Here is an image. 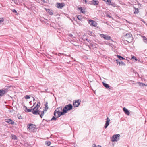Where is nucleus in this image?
Masks as SVG:
<instances>
[{"mask_svg": "<svg viewBox=\"0 0 147 147\" xmlns=\"http://www.w3.org/2000/svg\"><path fill=\"white\" fill-rule=\"evenodd\" d=\"M125 38L127 39L126 41L128 43H131L132 41V36L130 33H127L124 36Z\"/></svg>", "mask_w": 147, "mask_h": 147, "instance_id": "f257e3e1", "label": "nucleus"}, {"mask_svg": "<svg viewBox=\"0 0 147 147\" xmlns=\"http://www.w3.org/2000/svg\"><path fill=\"white\" fill-rule=\"evenodd\" d=\"M66 113L63 109V111H57V110H55L54 112V115L55 117L57 118H58L60 117L62 115H64Z\"/></svg>", "mask_w": 147, "mask_h": 147, "instance_id": "f03ea898", "label": "nucleus"}, {"mask_svg": "<svg viewBox=\"0 0 147 147\" xmlns=\"http://www.w3.org/2000/svg\"><path fill=\"white\" fill-rule=\"evenodd\" d=\"M39 108L35 106L34 108L32 109V112L33 114L38 115H40V113L41 112L40 111L38 110V109Z\"/></svg>", "mask_w": 147, "mask_h": 147, "instance_id": "7ed1b4c3", "label": "nucleus"}, {"mask_svg": "<svg viewBox=\"0 0 147 147\" xmlns=\"http://www.w3.org/2000/svg\"><path fill=\"white\" fill-rule=\"evenodd\" d=\"M73 106L71 104H69L66 105L63 108V109L65 111V112L66 113L67 111L70 110L72 109Z\"/></svg>", "mask_w": 147, "mask_h": 147, "instance_id": "20e7f679", "label": "nucleus"}, {"mask_svg": "<svg viewBox=\"0 0 147 147\" xmlns=\"http://www.w3.org/2000/svg\"><path fill=\"white\" fill-rule=\"evenodd\" d=\"M27 127L30 131L34 132L36 128V126L32 124L28 125Z\"/></svg>", "mask_w": 147, "mask_h": 147, "instance_id": "39448f33", "label": "nucleus"}, {"mask_svg": "<svg viewBox=\"0 0 147 147\" xmlns=\"http://www.w3.org/2000/svg\"><path fill=\"white\" fill-rule=\"evenodd\" d=\"M120 136V135L119 134L113 135L112 137V141L113 142L117 141L119 139V138L118 137H119Z\"/></svg>", "mask_w": 147, "mask_h": 147, "instance_id": "423d86ee", "label": "nucleus"}, {"mask_svg": "<svg viewBox=\"0 0 147 147\" xmlns=\"http://www.w3.org/2000/svg\"><path fill=\"white\" fill-rule=\"evenodd\" d=\"M88 23L91 26L96 27L97 25V23L95 21L92 20H89L88 21Z\"/></svg>", "mask_w": 147, "mask_h": 147, "instance_id": "0eeeda50", "label": "nucleus"}, {"mask_svg": "<svg viewBox=\"0 0 147 147\" xmlns=\"http://www.w3.org/2000/svg\"><path fill=\"white\" fill-rule=\"evenodd\" d=\"M100 36L101 38H104L106 40H109L111 39V37L110 36L108 35H105L104 34H101L100 35Z\"/></svg>", "mask_w": 147, "mask_h": 147, "instance_id": "6e6552de", "label": "nucleus"}, {"mask_svg": "<svg viewBox=\"0 0 147 147\" xmlns=\"http://www.w3.org/2000/svg\"><path fill=\"white\" fill-rule=\"evenodd\" d=\"M81 101L80 100H75L73 102V105L74 107H77L80 104Z\"/></svg>", "mask_w": 147, "mask_h": 147, "instance_id": "1a4fd4ad", "label": "nucleus"}, {"mask_svg": "<svg viewBox=\"0 0 147 147\" xmlns=\"http://www.w3.org/2000/svg\"><path fill=\"white\" fill-rule=\"evenodd\" d=\"M57 7L61 9L64 6V3H57Z\"/></svg>", "mask_w": 147, "mask_h": 147, "instance_id": "9d476101", "label": "nucleus"}, {"mask_svg": "<svg viewBox=\"0 0 147 147\" xmlns=\"http://www.w3.org/2000/svg\"><path fill=\"white\" fill-rule=\"evenodd\" d=\"M110 121V119L108 118V117H107V118L106 119V123L104 127V128H106L109 125V124Z\"/></svg>", "mask_w": 147, "mask_h": 147, "instance_id": "9b49d317", "label": "nucleus"}, {"mask_svg": "<svg viewBox=\"0 0 147 147\" xmlns=\"http://www.w3.org/2000/svg\"><path fill=\"white\" fill-rule=\"evenodd\" d=\"M5 121L8 123L9 124H11V125H13L15 123V122L13 121L10 119H6Z\"/></svg>", "mask_w": 147, "mask_h": 147, "instance_id": "f8f14e48", "label": "nucleus"}, {"mask_svg": "<svg viewBox=\"0 0 147 147\" xmlns=\"http://www.w3.org/2000/svg\"><path fill=\"white\" fill-rule=\"evenodd\" d=\"M123 110L124 112L127 115H129L130 114V112L128 110V109L125 108V107H124L123 108Z\"/></svg>", "mask_w": 147, "mask_h": 147, "instance_id": "ddd939ff", "label": "nucleus"}, {"mask_svg": "<svg viewBox=\"0 0 147 147\" xmlns=\"http://www.w3.org/2000/svg\"><path fill=\"white\" fill-rule=\"evenodd\" d=\"M48 109V107H47V108H44V110L42 111H41V113L40 114V117L42 118V116H43L44 113V111H47V109Z\"/></svg>", "mask_w": 147, "mask_h": 147, "instance_id": "4468645a", "label": "nucleus"}, {"mask_svg": "<svg viewBox=\"0 0 147 147\" xmlns=\"http://www.w3.org/2000/svg\"><path fill=\"white\" fill-rule=\"evenodd\" d=\"M98 3L99 2L98 1L96 0H93L90 3L91 4L94 5H98Z\"/></svg>", "mask_w": 147, "mask_h": 147, "instance_id": "2eb2a0df", "label": "nucleus"}, {"mask_svg": "<svg viewBox=\"0 0 147 147\" xmlns=\"http://www.w3.org/2000/svg\"><path fill=\"white\" fill-rule=\"evenodd\" d=\"M47 13L49 14V15H52L53 14L52 11L50 9H45Z\"/></svg>", "mask_w": 147, "mask_h": 147, "instance_id": "dca6fc26", "label": "nucleus"}, {"mask_svg": "<svg viewBox=\"0 0 147 147\" xmlns=\"http://www.w3.org/2000/svg\"><path fill=\"white\" fill-rule=\"evenodd\" d=\"M6 93V92L5 90H0V96H3Z\"/></svg>", "mask_w": 147, "mask_h": 147, "instance_id": "f3484780", "label": "nucleus"}, {"mask_svg": "<svg viewBox=\"0 0 147 147\" xmlns=\"http://www.w3.org/2000/svg\"><path fill=\"white\" fill-rule=\"evenodd\" d=\"M78 9L81 11V12L83 13H86V11L85 9H82V7H79Z\"/></svg>", "mask_w": 147, "mask_h": 147, "instance_id": "a211bd4d", "label": "nucleus"}, {"mask_svg": "<svg viewBox=\"0 0 147 147\" xmlns=\"http://www.w3.org/2000/svg\"><path fill=\"white\" fill-rule=\"evenodd\" d=\"M102 84L107 89L109 88L110 86L108 84L104 82H103Z\"/></svg>", "mask_w": 147, "mask_h": 147, "instance_id": "6ab92c4d", "label": "nucleus"}, {"mask_svg": "<svg viewBox=\"0 0 147 147\" xmlns=\"http://www.w3.org/2000/svg\"><path fill=\"white\" fill-rule=\"evenodd\" d=\"M143 38L144 42L146 43L147 44V38L145 36H142Z\"/></svg>", "mask_w": 147, "mask_h": 147, "instance_id": "aec40b11", "label": "nucleus"}, {"mask_svg": "<svg viewBox=\"0 0 147 147\" xmlns=\"http://www.w3.org/2000/svg\"><path fill=\"white\" fill-rule=\"evenodd\" d=\"M134 8L135 10V12H134V13L135 14H137L139 13V9H138L137 8H136L134 7Z\"/></svg>", "mask_w": 147, "mask_h": 147, "instance_id": "412c9836", "label": "nucleus"}, {"mask_svg": "<svg viewBox=\"0 0 147 147\" xmlns=\"http://www.w3.org/2000/svg\"><path fill=\"white\" fill-rule=\"evenodd\" d=\"M25 107L26 108V110L27 111H26V112H31L32 111V109H28L27 108V107L26 106H25Z\"/></svg>", "mask_w": 147, "mask_h": 147, "instance_id": "4be33fe9", "label": "nucleus"}, {"mask_svg": "<svg viewBox=\"0 0 147 147\" xmlns=\"http://www.w3.org/2000/svg\"><path fill=\"white\" fill-rule=\"evenodd\" d=\"M57 110V111H62V110L63 111V110L62 109V107H60L59 108H57L56 110Z\"/></svg>", "mask_w": 147, "mask_h": 147, "instance_id": "5701e85b", "label": "nucleus"}, {"mask_svg": "<svg viewBox=\"0 0 147 147\" xmlns=\"http://www.w3.org/2000/svg\"><path fill=\"white\" fill-rule=\"evenodd\" d=\"M11 138L14 140L16 139L17 140V138L16 137V136L12 134L11 135Z\"/></svg>", "mask_w": 147, "mask_h": 147, "instance_id": "b1692460", "label": "nucleus"}, {"mask_svg": "<svg viewBox=\"0 0 147 147\" xmlns=\"http://www.w3.org/2000/svg\"><path fill=\"white\" fill-rule=\"evenodd\" d=\"M117 57L118 58H119L120 60H123L125 59V58L123 57H122L121 56L119 55H117Z\"/></svg>", "mask_w": 147, "mask_h": 147, "instance_id": "393cba45", "label": "nucleus"}, {"mask_svg": "<svg viewBox=\"0 0 147 147\" xmlns=\"http://www.w3.org/2000/svg\"><path fill=\"white\" fill-rule=\"evenodd\" d=\"M104 1H105L107 4L109 5L111 3V0H104Z\"/></svg>", "mask_w": 147, "mask_h": 147, "instance_id": "a878e982", "label": "nucleus"}, {"mask_svg": "<svg viewBox=\"0 0 147 147\" xmlns=\"http://www.w3.org/2000/svg\"><path fill=\"white\" fill-rule=\"evenodd\" d=\"M138 84H139V86H143L144 85L145 86H147L146 85H145V84L142 83H140V82H139Z\"/></svg>", "mask_w": 147, "mask_h": 147, "instance_id": "bb28decb", "label": "nucleus"}, {"mask_svg": "<svg viewBox=\"0 0 147 147\" xmlns=\"http://www.w3.org/2000/svg\"><path fill=\"white\" fill-rule=\"evenodd\" d=\"M45 144L47 146H49L51 144V142L49 141H46L45 142Z\"/></svg>", "mask_w": 147, "mask_h": 147, "instance_id": "cd10ccee", "label": "nucleus"}, {"mask_svg": "<svg viewBox=\"0 0 147 147\" xmlns=\"http://www.w3.org/2000/svg\"><path fill=\"white\" fill-rule=\"evenodd\" d=\"M119 65H120V64L122 65H125V64L124 62L123 61H121L120 62H119Z\"/></svg>", "mask_w": 147, "mask_h": 147, "instance_id": "c85d7f7f", "label": "nucleus"}, {"mask_svg": "<svg viewBox=\"0 0 147 147\" xmlns=\"http://www.w3.org/2000/svg\"><path fill=\"white\" fill-rule=\"evenodd\" d=\"M77 18L80 20H81L82 18V16L80 15L78 16Z\"/></svg>", "mask_w": 147, "mask_h": 147, "instance_id": "c756f323", "label": "nucleus"}, {"mask_svg": "<svg viewBox=\"0 0 147 147\" xmlns=\"http://www.w3.org/2000/svg\"><path fill=\"white\" fill-rule=\"evenodd\" d=\"M109 5H111L113 7H115V4L112 2H111L110 4Z\"/></svg>", "mask_w": 147, "mask_h": 147, "instance_id": "7c9ffc66", "label": "nucleus"}, {"mask_svg": "<svg viewBox=\"0 0 147 147\" xmlns=\"http://www.w3.org/2000/svg\"><path fill=\"white\" fill-rule=\"evenodd\" d=\"M55 117L53 116V117L51 119V120H56L57 119Z\"/></svg>", "mask_w": 147, "mask_h": 147, "instance_id": "2f4dec72", "label": "nucleus"}, {"mask_svg": "<svg viewBox=\"0 0 147 147\" xmlns=\"http://www.w3.org/2000/svg\"><path fill=\"white\" fill-rule=\"evenodd\" d=\"M132 59L133 60H135L136 61L137 60V59L136 57L134 56H133L132 57Z\"/></svg>", "mask_w": 147, "mask_h": 147, "instance_id": "473e14b6", "label": "nucleus"}, {"mask_svg": "<svg viewBox=\"0 0 147 147\" xmlns=\"http://www.w3.org/2000/svg\"><path fill=\"white\" fill-rule=\"evenodd\" d=\"M40 105V102H38L37 103V105L36 106V107L39 108Z\"/></svg>", "mask_w": 147, "mask_h": 147, "instance_id": "72a5a7b5", "label": "nucleus"}, {"mask_svg": "<svg viewBox=\"0 0 147 147\" xmlns=\"http://www.w3.org/2000/svg\"><path fill=\"white\" fill-rule=\"evenodd\" d=\"M18 117L19 119H22V117L20 115H18Z\"/></svg>", "mask_w": 147, "mask_h": 147, "instance_id": "f704fd0d", "label": "nucleus"}, {"mask_svg": "<svg viewBox=\"0 0 147 147\" xmlns=\"http://www.w3.org/2000/svg\"><path fill=\"white\" fill-rule=\"evenodd\" d=\"M30 97L29 95H26L25 96V98L26 99H29Z\"/></svg>", "mask_w": 147, "mask_h": 147, "instance_id": "c9c22d12", "label": "nucleus"}, {"mask_svg": "<svg viewBox=\"0 0 147 147\" xmlns=\"http://www.w3.org/2000/svg\"><path fill=\"white\" fill-rule=\"evenodd\" d=\"M45 108H47V107H48V102H46L45 104Z\"/></svg>", "mask_w": 147, "mask_h": 147, "instance_id": "e433bc0d", "label": "nucleus"}, {"mask_svg": "<svg viewBox=\"0 0 147 147\" xmlns=\"http://www.w3.org/2000/svg\"><path fill=\"white\" fill-rule=\"evenodd\" d=\"M4 21V19L3 18H0V23Z\"/></svg>", "mask_w": 147, "mask_h": 147, "instance_id": "4c0bfd02", "label": "nucleus"}, {"mask_svg": "<svg viewBox=\"0 0 147 147\" xmlns=\"http://www.w3.org/2000/svg\"><path fill=\"white\" fill-rule=\"evenodd\" d=\"M69 36L72 38H74V37L73 36V35L72 34H69Z\"/></svg>", "mask_w": 147, "mask_h": 147, "instance_id": "58836bf2", "label": "nucleus"}, {"mask_svg": "<svg viewBox=\"0 0 147 147\" xmlns=\"http://www.w3.org/2000/svg\"><path fill=\"white\" fill-rule=\"evenodd\" d=\"M12 11L15 13H17L15 9L12 10Z\"/></svg>", "mask_w": 147, "mask_h": 147, "instance_id": "ea45409f", "label": "nucleus"}, {"mask_svg": "<svg viewBox=\"0 0 147 147\" xmlns=\"http://www.w3.org/2000/svg\"><path fill=\"white\" fill-rule=\"evenodd\" d=\"M116 62L117 63V64H119V62H120L119 61V60L118 59H116Z\"/></svg>", "mask_w": 147, "mask_h": 147, "instance_id": "a19ab883", "label": "nucleus"}, {"mask_svg": "<svg viewBox=\"0 0 147 147\" xmlns=\"http://www.w3.org/2000/svg\"><path fill=\"white\" fill-rule=\"evenodd\" d=\"M107 16H108V17H109V18H112L111 16L109 15H107Z\"/></svg>", "mask_w": 147, "mask_h": 147, "instance_id": "79ce46f5", "label": "nucleus"}, {"mask_svg": "<svg viewBox=\"0 0 147 147\" xmlns=\"http://www.w3.org/2000/svg\"><path fill=\"white\" fill-rule=\"evenodd\" d=\"M84 1H85L86 3H87L86 0H84Z\"/></svg>", "mask_w": 147, "mask_h": 147, "instance_id": "37998d69", "label": "nucleus"}, {"mask_svg": "<svg viewBox=\"0 0 147 147\" xmlns=\"http://www.w3.org/2000/svg\"><path fill=\"white\" fill-rule=\"evenodd\" d=\"M94 147H97L96 145L95 144H94Z\"/></svg>", "mask_w": 147, "mask_h": 147, "instance_id": "c03bdc74", "label": "nucleus"}, {"mask_svg": "<svg viewBox=\"0 0 147 147\" xmlns=\"http://www.w3.org/2000/svg\"><path fill=\"white\" fill-rule=\"evenodd\" d=\"M98 147H101V146H100V145H98Z\"/></svg>", "mask_w": 147, "mask_h": 147, "instance_id": "a18cd8bd", "label": "nucleus"}, {"mask_svg": "<svg viewBox=\"0 0 147 147\" xmlns=\"http://www.w3.org/2000/svg\"><path fill=\"white\" fill-rule=\"evenodd\" d=\"M48 89H45V91H46V92H47V90H48Z\"/></svg>", "mask_w": 147, "mask_h": 147, "instance_id": "49530a36", "label": "nucleus"}, {"mask_svg": "<svg viewBox=\"0 0 147 147\" xmlns=\"http://www.w3.org/2000/svg\"><path fill=\"white\" fill-rule=\"evenodd\" d=\"M43 1V2H45V1H44H44Z\"/></svg>", "mask_w": 147, "mask_h": 147, "instance_id": "de8ad7c7", "label": "nucleus"}, {"mask_svg": "<svg viewBox=\"0 0 147 147\" xmlns=\"http://www.w3.org/2000/svg\"><path fill=\"white\" fill-rule=\"evenodd\" d=\"M138 5H140V4L139 3H138Z\"/></svg>", "mask_w": 147, "mask_h": 147, "instance_id": "09e8293b", "label": "nucleus"}]
</instances>
